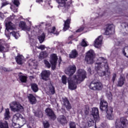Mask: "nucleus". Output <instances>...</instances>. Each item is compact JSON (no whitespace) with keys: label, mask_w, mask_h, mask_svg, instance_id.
I'll return each mask as SVG.
<instances>
[{"label":"nucleus","mask_w":128,"mask_h":128,"mask_svg":"<svg viewBox=\"0 0 128 128\" xmlns=\"http://www.w3.org/2000/svg\"><path fill=\"white\" fill-rule=\"evenodd\" d=\"M92 118H94V120L98 118V108H92V113L90 115Z\"/></svg>","instance_id":"18"},{"label":"nucleus","mask_w":128,"mask_h":128,"mask_svg":"<svg viewBox=\"0 0 128 128\" xmlns=\"http://www.w3.org/2000/svg\"><path fill=\"white\" fill-rule=\"evenodd\" d=\"M122 28H124L126 34H128V23H122Z\"/></svg>","instance_id":"36"},{"label":"nucleus","mask_w":128,"mask_h":128,"mask_svg":"<svg viewBox=\"0 0 128 128\" xmlns=\"http://www.w3.org/2000/svg\"><path fill=\"white\" fill-rule=\"evenodd\" d=\"M76 56H78V52L75 50H72V53L70 54V58H74Z\"/></svg>","instance_id":"33"},{"label":"nucleus","mask_w":128,"mask_h":128,"mask_svg":"<svg viewBox=\"0 0 128 128\" xmlns=\"http://www.w3.org/2000/svg\"><path fill=\"white\" fill-rule=\"evenodd\" d=\"M56 2L58 4V8H62L63 12H66L72 4V0H56Z\"/></svg>","instance_id":"4"},{"label":"nucleus","mask_w":128,"mask_h":128,"mask_svg":"<svg viewBox=\"0 0 128 128\" xmlns=\"http://www.w3.org/2000/svg\"><path fill=\"white\" fill-rule=\"evenodd\" d=\"M10 36H14L16 40H18V38H20V34L18 32H10Z\"/></svg>","instance_id":"34"},{"label":"nucleus","mask_w":128,"mask_h":128,"mask_svg":"<svg viewBox=\"0 0 128 128\" xmlns=\"http://www.w3.org/2000/svg\"><path fill=\"white\" fill-rule=\"evenodd\" d=\"M50 92L52 94H56V90H54V86H50Z\"/></svg>","instance_id":"39"},{"label":"nucleus","mask_w":128,"mask_h":128,"mask_svg":"<svg viewBox=\"0 0 128 128\" xmlns=\"http://www.w3.org/2000/svg\"><path fill=\"white\" fill-rule=\"evenodd\" d=\"M46 28L48 30V32L50 34H56V36H58L59 32L56 31V27L53 26L52 28V26H50V24H46Z\"/></svg>","instance_id":"11"},{"label":"nucleus","mask_w":128,"mask_h":128,"mask_svg":"<svg viewBox=\"0 0 128 128\" xmlns=\"http://www.w3.org/2000/svg\"><path fill=\"white\" fill-rule=\"evenodd\" d=\"M20 80L22 82H26V76L20 75Z\"/></svg>","instance_id":"37"},{"label":"nucleus","mask_w":128,"mask_h":128,"mask_svg":"<svg viewBox=\"0 0 128 128\" xmlns=\"http://www.w3.org/2000/svg\"><path fill=\"white\" fill-rule=\"evenodd\" d=\"M122 53L124 56L128 58V46H126L122 48Z\"/></svg>","instance_id":"28"},{"label":"nucleus","mask_w":128,"mask_h":128,"mask_svg":"<svg viewBox=\"0 0 128 128\" xmlns=\"http://www.w3.org/2000/svg\"><path fill=\"white\" fill-rule=\"evenodd\" d=\"M10 106L11 110L14 112H24V107L20 102L13 101L10 104Z\"/></svg>","instance_id":"5"},{"label":"nucleus","mask_w":128,"mask_h":128,"mask_svg":"<svg viewBox=\"0 0 128 128\" xmlns=\"http://www.w3.org/2000/svg\"><path fill=\"white\" fill-rule=\"evenodd\" d=\"M4 22L6 27L5 34L6 36L8 37V40H10V36L8 34L10 32V30H16V26L10 21V19L8 18H6V19Z\"/></svg>","instance_id":"6"},{"label":"nucleus","mask_w":128,"mask_h":128,"mask_svg":"<svg viewBox=\"0 0 128 128\" xmlns=\"http://www.w3.org/2000/svg\"><path fill=\"white\" fill-rule=\"evenodd\" d=\"M2 70H4V72H12V70L10 68H4Z\"/></svg>","instance_id":"53"},{"label":"nucleus","mask_w":128,"mask_h":128,"mask_svg":"<svg viewBox=\"0 0 128 128\" xmlns=\"http://www.w3.org/2000/svg\"><path fill=\"white\" fill-rule=\"evenodd\" d=\"M28 98L32 104H34L36 103V98L32 94H29L28 96Z\"/></svg>","instance_id":"23"},{"label":"nucleus","mask_w":128,"mask_h":128,"mask_svg":"<svg viewBox=\"0 0 128 128\" xmlns=\"http://www.w3.org/2000/svg\"><path fill=\"white\" fill-rule=\"evenodd\" d=\"M84 112L85 116H88L90 114V108L88 106H86L84 110Z\"/></svg>","instance_id":"38"},{"label":"nucleus","mask_w":128,"mask_h":128,"mask_svg":"<svg viewBox=\"0 0 128 128\" xmlns=\"http://www.w3.org/2000/svg\"><path fill=\"white\" fill-rule=\"evenodd\" d=\"M118 50H116V49L114 50L112 52V54H118Z\"/></svg>","instance_id":"52"},{"label":"nucleus","mask_w":128,"mask_h":128,"mask_svg":"<svg viewBox=\"0 0 128 128\" xmlns=\"http://www.w3.org/2000/svg\"><path fill=\"white\" fill-rule=\"evenodd\" d=\"M63 102L67 110H70V108H72V106H70V102L68 100V98H63Z\"/></svg>","instance_id":"22"},{"label":"nucleus","mask_w":128,"mask_h":128,"mask_svg":"<svg viewBox=\"0 0 128 128\" xmlns=\"http://www.w3.org/2000/svg\"><path fill=\"white\" fill-rule=\"evenodd\" d=\"M4 14H2V12H0V18H4Z\"/></svg>","instance_id":"56"},{"label":"nucleus","mask_w":128,"mask_h":128,"mask_svg":"<svg viewBox=\"0 0 128 128\" xmlns=\"http://www.w3.org/2000/svg\"><path fill=\"white\" fill-rule=\"evenodd\" d=\"M128 124V121L126 118L122 117L120 120H116L115 122L116 128H126V124Z\"/></svg>","instance_id":"7"},{"label":"nucleus","mask_w":128,"mask_h":128,"mask_svg":"<svg viewBox=\"0 0 128 128\" xmlns=\"http://www.w3.org/2000/svg\"><path fill=\"white\" fill-rule=\"evenodd\" d=\"M37 48L41 50H44L46 48V46L44 45H40L39 46H37Z\"/></svg>","instance_id":"47"},{"label":"nucleus","mask_w":128,"mask_h":128,"mask_svg":"<svg viewBox=\"0 0 128 128\" xmlns=\"http://www.w3.org/2000/svg\"><path fill=\"white\" fill-rule=\"evenodd\" d=\"M44 64H46V66L50 68V62L46 60H44Z\"/></svg>","instance_id":"42"},{"label":"nucleus","mask_w":128,"mask_h":128,"mask_svg":"<svg viewBox=\"0 0 128 128\" xmlns=\"http://www.w3.org/2000/svg\"><path fill=\"white\" fill-rule=\"evenodd\" d=\"M34 115L36 116H38V118H40V116H42V112L41 111L38 112H36L34 113Z\"/></svg>","instance_id":"40"},{"label":"nucleus","mask_w":128,"mask_h":128,"mask_svg":"<svg viewBox=\"0 0 128 128\" xmlns=\"http://www.w3.org/2000/svg\"><path fill=\"white\" fill-rule=\"evenodd\" d=\"M12 2L16 6H20V1L18 0H12Z\"/></svg>","instance_id":"41"},{"label":"nucleus","mask_w":128,"mask_h":128,"mask_svg":"<svg viewBox=\"0 0 128 128\" xmlns=\"http://www.w3.org/2000/svg\"><path fill=\"white\" fill-rule=\"evenodd\" d=\"M102 16H106V14L102 15Z\"/></svg>","instance_id":"62"},{"label":"nucleus","mask_w":128,"mask_h":128,"mask_svg":"<svg viewBox=\"0 0 128 128\" xmlns=\"http://www.w3.org/2000/svg\"><path fill=\"white\" fill-rule=\"evenodd\" d=\"M31 88L34 92H36L38 90V85L36 84H32Z\"/></svg>","instance_id":"35"},{"label":"nucleus","mask_w":128,"mask_h":128,"mask_svg":"<svg viewBox=\"0 0 128 128\" xmlns=\"http://www.w3.org/2000/svg\"><path fill=\"white\" fill-rule=\"evenodd\" d=\"M61 52H64V50H62V51H61Z\"/></svg>","instance_id":"64"},{"label":"nucleus","mask_w":128,"mask_h":128,"mask_svg":"<svg viewBox=\"0 0 128 128\" xmlns=\"http://www.w3.org/2000/svg\"><path fill=\"white\" fill-rule=\"evenodd\" d=\"M120 44V42H118V43H116V46H118V44Z\"/></svg>","instance_id":"60"},{"label":"nucleus","mask_w":128,"mask_h":128,"mask_svg":"<svg viewBox=\"0 0 128 128\" xmlns=\"http://www.w3.org/2000/svg\"><path fill=\"white\" fill-rule=\"evenodd\" d=\"M46 112L48 116H49L50 118H51V120H54L56 118V114H54V111H52V109L48 108L46 110Z\"/></svg>","instance_id":"14"},{"label":"nucleus","mask_w":128,"mask_h":128,"mask_svg":"<svg viewBox=\"0 0 128 128\" xmlns=\"http://www.w3.org/2000/svg\"><path fill=\"white\" fill-rule=\"evenodd\" d=\"M94 118L91 115L88 117L87 119V122L88 126H92L94 124Z\"/></svg>","instance_id":"25"},{"label":"nucleus","mask_w":128,"mask_h":128,"mask_svg":"<svg viewBox=\"0 0 128 128\" xmlns=\"http://www.w3.org/2000/svg\"><path fill=\"white\" fill-rule=\"evenodd\" d=\"M108 102L104 100L101 99L100 102V110L102 112L108 110Z\"/></svg>","instance_id":"10"},{"label":"nucleus","mask_w":128,"mask_h":128,"mask_svg":"<svg viewBox=\"0 0 128 128\" xmlns=\"http://www.w3.org/2000/svg\"><path fill=\"white\" fill-rule=\"evenodd\" d=\"M58 61V56L56 54H52L51 56V59L50 60V62L52 65V70L56 68V62Z\"/></svg>","instance_id":"12"},{"label":"nucleus","mask_w":128,"mask_h":128,"mask_svg":"<svg viewBox=\"0 0 128 128\" xmlns=\"http://www.w3.org/2000/svg\"><path fill=\"white\" fill-rule=\"evenodd\" d=\"M16 60L18 64H24V56L22 55L18 56L16 58Z\"/></svg>","instance_id":"24"},{"label":"nucleus","mask_w":128,"mask_h":128,"mask_svg":"<svg viewBox=\"0 0 128 128\" xmlns=\"http://www.w3.org/2000/svg\"><path fill=\"white\" fill-rule=\"evenodd\" d=\"M7 4H8V2L2 3V6H1V8H4V6H7Z\"/></svg>","instance_id":"54"},{"label":"nucleus","mask_w":128,"mask_h":128,"mask_svg":"<svg viewBox=\"0 0 128 128\" xmlns=\"http://www.w3.org/2000/svg\"><path fill=\"white\" fill-rule=\"evenodd\" d=\"M58 120L60 124L64 126L68 123V120H66V117L64 115H61L59 116L58 118Z\"/></svg>","instance_id":"17"},{"label":"nucleus","mask_w":128,"mask_h":128,"mask_svg":"<svg viewBox=\"0 0 128 128\" xmlns=\"http://www.w3.org/2000/svg\"><path fill=\"white\" fill-rule=\"evenodd\" d=\"M10 109L7 108L6 109V112L4 114V118L5 120H7L10 118Z\"/></svg>","instance_id":"31"},{"label":"nucleus","mask_w":128,"mask_h":128,"mask_svg":"<svg viewBox=\"0 0 128 128\" xmlns=\"http://www.w3.org/2000/svg\"><path fill=\"white\" fill-rule=\"evenodd\" d=\"M64 24L63 30L64 32H66V30H68L70 28V19L68 18L66 20H64Z\"/></svg>","instance_id":"21"},{"label":"nucleus","mask_w":128,"mask_h":128,"mask_svg":"<svg viewBox=\"0 0 128 128\" xmlns=\"http://www.w3.org/2000/svg\"><path fill=\"white\" fill-rule=\"evenodd\" d=\"M28 128H32V127H30V126H28Z\"/></svg>","instance_id":"61"},{"label":"nucleus","mask_w":128,"mask_h":128,"mask_svg":"<svg viewBox=\"0 0 128 128\" xmlns=\"http://www.w3.org/2000/svg\"><path fill=\"white\" fill-rule=\"evenodd\" d=\"M102 36H99L94 42V46L95 48H98L100 44H102Z\"/></svg>","instance_id":"20"},{"label":"nucleus","mask_w":128,"mask_h":128,"mask_svg":"<svg viewBox=\"0 0 128 128\" xmlns=\"http://www.w3.org/2000/svg\"><path fill=\"white\" fill-rule=\"evenodd\" d=\"M96 16H98V14H96Z\"/></svg>","instance_id":"63"},{"label":"nucleus","mask_w":128,"mask_h":128,"mask_svg":"<svg viewBox=\"0 0 128 128\" xmlns=\"http://www.w3.org/2000/svg\"><path fill=\"white\" fill-rule=\"evenodd\" d=\"M70 128H76V123L74 122H70Z\"/></svg>","instance_id":"43"},{"label":"nucleus","mask_w":128,"mask_h":128,"mask_svg":"<svg viewBox=\"0 0 128 128\" xmlns=\"http://www.w3.org/2000/svg\"><path fill=\"white\" fill-rule=\"evenodd\" d=\"M62 82L64 84H66V77L64 76H62Z\"/></svg>","instance_id":"44"},{"label":"nucleus","mask_w":128,"mask_h":128,"mask_svg":"<svg viewBox=\"0 0 128 128\" xmlns=\"http://www.w3.org/2000/svg\"><path fill=\"white\" fill-rule=\"evenodd\" d=\"M48 56V53L46 52H42L40 53L39 56V58L41 60L42 58H46Z\"/></svg>","instance_id":"32"},{"label":"nucleus","mask_w":128,"mask_h":128,"mask_svg":"<svg viewBox=\"0 0 128 128\" xmlns=\"http://www.w3.org/2000/svg\"><path fill=\"white\" fill-rule=\"evenodd\" d=\"M44 2V0H36V2H38L39 4H40V2Z\"/></svg>","instance_id":"57"},{"label":"nucleus","mask_w":128,"mask_h":128,"mask_svg":"<svg viewBox=\"0 0 128 128\" xmlns=\"http://www.w3.org/2000/svg\"><path fill=\"white\" fill-rule=\"evenodd\" d=\"M100 60H102V62H96L95 64V68L97 70V72L100 76H106L108 78L110 76V72L108 68V64L106 59L101 57L99 58Z\"/></svg>","instance_id":"2"},{"label":"nucleus","mask_w":128,"mask_h":128,"mask_svg":"<svg viewBox=\"0 0 128 128\" xmlns=\"http://www.w3.org/2000/svg\"><path fill=\"white\" fill-rule=\"evenodd\" d=\"M6 44V42L4 40H0V52H8V50H4V45Z\"/></svg>","instance_id":"26"},{"label":"nucleus","mask_w":128,"mask_h":128,"mask_svg":"<svg viewBox=\"0 0 128 128\" xmlns=\"http://www.w3.org/2000/svg\"><path fill=\"white\" fill-rule=\"evenodd\" d=\"M89 88L92 90H100L102 88V84L100 82L93 80L89 84Z\"/></svg>","instance_id":"8"},{"label":"nucleus","mask_w":128,"mask_h":128,"mask_svg":"<svg viewBox=\"0 0 128 128\" xmlns=\"http://www.w3.org/2000/svg\"><path fill=\"white\" fill-rule=\"evenodd\" d=\"M94 52L92 50H90L88 52L85 58V61L88 64H94Z\"/></svg>","instance_id":"9"},{"label":"nucleus","mask_w":128,"mask_h":128,"mask_svg":"<svg viewBox=\"0 0 128 128\" xmlns=\"http://www.w3.org/2000/svg\"><path fill=\"white\" fill-rule=\"evenodd\" d=\"M90 68H88V72H89V74H90Z\"/></svg>","instance_id":"59"},{"label":"nucleus","mask_w":128,"mask_h":128,"mask_svg":"<svg viewBox=\"0 0 128 128\" xmlns=\"http://www.w3.org/2000/svg\"><path fill=\"white\" fill-rule=\"evenodd\" d=\"M50 76V70H44L41 73V78L44 80H48V78Z\"/></svg>","instance_id":"15"},{"label":"nucleus","mask_w":128,"mask_h":128,"mask_svg":"<svg viewBox=\"0 0 128 128\" xmlns=\"http://www.w3.org/2000/svg\"><path fill=\"white\" fill-rule=\"evenodd\" d=\"M44 38H46V34H44V33H43L41 36H38L40 44H42V42H44Z\"/></svg>","instance_id":"30"},{"label":"nucleus","mask_w":128,"mask_h":128,"mask_svg":"<svg viewBox=\"0 0 128 128\" xmlns=\"http://www.w3.org/2000/svg\"><path fill=\"white\" fill-rule=\"evenodd\" d=\"M20 118H22V115L20 114H15L12 118V122L13 124H14L16 126L14 128H20V126H18V124H16V122Z\"/></svg>","instance_id":"16"},{"label":"nucleus","mask_w":128,"mask_h":128,"mask_svg":"<svg viewBox=\"0 0 128 128\" xmlns=\"http://www.w3.org/2000/svg\"><path fill=\"white\" fill-rule=\"evenodd\" d=\"M0 128H8V124L6 121H0Z\"/></svg>","instance_id":"29"},{"label":"nucleus","mask_w":128,"mask_h":128,"mask_svg":"<svg viewBox=\"0 0 128 128\" xmlns=\"http://www.w3.org/2000/svg\"><path fill=\"white\" fill-rule=\"evenodd\" d=\"M84 29V26H82L80 28L78 29L76 31V32H82Z\"/></svg>","instance_id":"49"},{"label":"nucleus","mask_w":128,"mask_h":128,"mask_svg":"<svg viewBox=\"0 0 128 128\" xmlns=\"http://www.w3.org/2000/svg\"><path fill=\"white\" fill-rule=\"evenodd\" d=\"M76 68L75 66H70L65 70L66 74L69 76L68 78V88L70 90H74L76 88V84H80L86 78V72L82 69H80L78 72V75L72 78V76L76 72Z\"/></svg>","instance_id":"1"},{"label":"nucleus","mask_w":128,"mask_h":128,"mask_svg":"<svg viewBox=\"0 0 128 128\" xmlns=\"http://www.w3.org/2000/svg\"><path fill=\"white\" fill-rule=\"evenodd\" d=\"M74 38V36H71L68 38V40H72Z\"/></svg>","instance_id":"58"},{"label":"nucleus","mask_w":128,"mask_h":128,"mask_svg":"<svg viewBox=\"0 0 128 128\" xmlns=\"http://www.w3.org/2000/svg\"><path fill=\"white\" fill-rule=\"evenodd\" d=\"M106 112L107 114L106 118L108 120H114V116L112 114V107H108V110Z\"/></svg>","instance_id":"19"},{"label":"nucleus","mask_w":128,"mask_h":128,"mask_svg":"<svg viewBox=\"0 0 128 128\" xmlns=\"http://www.w3.org/2000/svg\"><path fill=\"white\" fill-rule=\"evenodd\" d=\"M19 26L20 28H21L24 30H27L26 34L28 35L29 36V40H30V44L31 46H36V41L34 38H30V36H32V32H30V27H28L26 26V22L21 21L19 24ZM31 34V35H30Z\"/></svg>","instance_id":"3"},{"label":"nucleus","mask_w":128,"mask_h":128,"mask_svg":"<svg viewBox=\"0 0 128 128\" xmlns=\"http://www.w3.org/2000/svg\"><path fill=\"white\" fill-rule=\"evenodd\" d=\"M124 80H125L124 77L122 76H120V78L118 81V86H124Z\"/></svg>","instance_id":"27"},{"label":"nucleus","mask_w":128,"mask_h":128,"mask_svg":"<svg viewBox=\"0 0 128 128\" xmlns=\"http://www.w3.org/2000/svg\"><path fill=\"white\" fill-rule=\"evenodd\" d=\"M116 74L114 73L112 75V80L113 82H114V81L116 80Z\"/></svg>","instance_id":"51"},{"label":"nucleus","mask_w":128,"mask_h":128,"mask_svg":"<svg viewBox=\"0 0 128 128\" xmlns=\"http://www.w3.org/2000/svg\"><path fill=\"white\" fill-rule=\"evenodd\" d=\"M10 8L11 10H13V12H18V8H16L14 9V5H11Z\"/></svg>","instance_id":"50"},{"label":"nucleus","mask_w":128,"mask_h":128,"mask_svg":"<svg viewBox=\"0 0 128 128\" xmlns=\"http://www.w3.org/2000/svg\"><path fill=\"white\" fill-rule=\"evenodd\" d=\"M44 128H48L50 126V124L48 121L44 122Z\"/></svg>","instance_id":"46"},{"label":"nucleus","mask_w":128,"mask_h":128,"mask_svg":"<svg viewBox=\"0 0 128 128\" xmlns=\"http://www.w3.org/2000/svg\"><path fill=\"white\" fill-rule=\"evenodd\" d=\"M112 34H114V27L112 24H109L105 30L104 34L108 36Z\"/></svg>","instance_id":"13"},{"label":"nucleus","mask_w":128,"mask_h":128,"mask_svg":"<svg viewBox=\"0 0 128 128\" xmlns=\"http://www.w3.org/2000/svg\"><path fill=\"white\" fill-rule=\"evenodd\" d=\"M81 46H88V44H86L84 40H82L81 42Z\"/></svg>","instance_id":"45"},{"label":"nucleus","mask_w":128,"mask_h":128,"mask_svg":"<svg viewBox=\"0 0 128 128\" xmlns=\"http://www.w3.org/2000/svg\"><path fill=\"white\" fill-rule=\"evenodd\" d=\"M106 96L108 100H112V95L110 92H109V93L106 94Z\"/></svg>","instance_id":"48"},{"label":"nucleus","mask_w":128,"mask_h":128,"mask_svg":"<svg viewBox=\"0 0 128 128\" xmlns=\"http://www.w3.org/2000/svg\"><path fill=\"white\" fill-rule=\"evenodd\" d=\"M45 2H48V5L50 7V8H52V6H50V3L48 2V0H46Z\"/></svg>","instance_id":"55"}]
</instances>
